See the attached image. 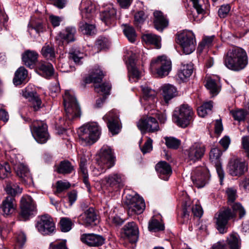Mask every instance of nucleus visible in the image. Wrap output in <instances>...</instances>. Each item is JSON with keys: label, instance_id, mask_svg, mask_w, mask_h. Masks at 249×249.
I'll list each match as a JSON object with an SVG mask.
<instances>
[{"label": "nucleus", "instance_id": "obj_1", "mask_svg": "<svg viewBox=\"0 0 249 249\" xmlns=\"http://www.w3.org/2000/svg\"><path fill=\"white\" fill-rule=\"evenodd\" d=\"M226 194L228 197V202L232 208V212L229 208L220 210L215 214V218L217 230L221 233L225 231L226 226L228 221L235 217L237 214H239L240 218H243L246 214V211L239 203H234L237 196V190L234 187H229L226 189Z\"/></svg>", "mask_w": 249, "mask_h": 249}, {"label": "nucleus", "instance_id": "obj_2", "mask_svg": "<svg viewBox=\"0 0 249 249\" xmlns=\"http://www.w3.org/2000/svg\"><path fill=\"white\" fill-rule=\"evenodd\" d=\"M248 63L246 52L241 48L229 50L224 58V64L228 69L239 71L244 69Z\"/></svg>", "mask_w": 249, "mask_h": 249}, {"label": "nucleus", "instance_id": "obj_3", "mask_svg": "<svg viewBox=\"0 0 249 249\" xmlns=\"http://www.w3.org/2000/svg\"><path fill=\"white\" fill-rule=\"evenodd\" d=\"M80 9L82 20L79 24V30L84 34L91 35L95 34V27L88 24L85 20H90L92 18L95 12V5L89 0H82Z\"/></svg>", "mask_w": 249, "mask_h": 249}, {"label": "nucleus", "instance_id": "obj_4", "mask_svg": "<svg viewBox=\"0 0 249 249\" xmlns=\"http://www.w3.org/2000/svg\"><path fill=\"white\" fill-rule=\"evenodd\" d=\"M96 160L100 170L94 167L92 169L94 176H98L105 172L104 169H109L114 166L115 157L111 148L107 145H104L100 150Z\"/></svg>", "mask_w": 249, "mask_h": 249}, {"label": "nucleus", "instance_id": "obj_5", "mask_svg": "<svg viewBox=\"0 0 249 249\" xmlns=\"http://www.w3.org/2000/svg\"><path fill=\"white\" fill-rule=\"evenodd\" d=\"M79 140L84 145H90L96 142L101 134L99 125L96 123H88L79 129Z\"/></svg>", "mask_w": 249, "mask_h": 249}, {"label": "nucleus", "instance_id": "obj_6", "mask_svg": "<svg viewBox=\"0 0 249 249\" xmlns=\"http://www.w3.org/2000/svg\"><path fill=\"white\" fill-rule=\"evenodd\" d=\"M194 116V112L192 107L188 104H182L176 108L173 118L178 125L185 128L191 123Z\"/></svg>", "mask_w": 249, "mask_h": 249}, {"label": "nucleus", "instance_id": "obj_7", "mask_svg": "<svg viewBox=\"0 0 249 249\" xmlns=\"http://www.w3.org/2000/svg\"><path fill=\"white\" fill-rule=\"evenodd\" d=\"M64 106L67 119L72 121L81 115V110L72 93L66 90L63 96Z\"/></svg>", "mask_w": 249, "mask_h": 249}, {"label": "nucleus", "instance_id": "obj_8", "mask_svg": "<svg viewBox=\"0 0 249 249\" xmlns=\"http://www.w3.org/2000/svg\"><path fill=\"white\" fill-rule=\"evenodd\" d=\"M178 43L186 54L193 52L196 45L195 34L191 31H183L178 36Z\"/></svg>", "mask_w": 249, "mask_h": 249}, {"label": "nucleus", "instance_id": "obj_9", "mask_svg": "<svg viewBox=\"0 0 249 249\" xmlns=\"http://www.w3.org/2000/svg\"><path fill=\"white\" fill-rule=\"evenodd\" d=\"M171 62L165 56H159L150 63L151 71H156L159 77L167 76L171 70Z\"/></svg>", "mask_w": 249, "mask_h": 249}, {"label": "nucleus", "instance_id": "obj_10", "mask_svg": "<svg viewBox=\"0 0 249 249\" xmlns=\"http://www.w3.org/2000/svg\"><path fill=\"white\" fill-rule=\"evenodd\" d=\"M30 128L33 136L38 143H45L49 139L48 126L44 122L40 121H34L30 126Z\"/></svg>", "mask_w": 249, "mask_h": 249}, {"label": "nucleus", "instance_id": "obj_11", "mask_svg": "<svg viewBox=\"0 0 249 249\" xmlns=\"http://www.w3.org/2000/svg\"><path fill=\"white\" fill-rule=\"evenodd\" d=\"M205 152V145L201 142H196L186 149L184 153L188 161L195 163L201 160Z\"/></svg>", "mask_w": 249, "mask_h": 249}, {"label": "nucleus", "instance_id": "obj_12", "mask_svg": "<svg viewBox=\"0 0 249 249\" xmlns=\"http://www.w3.org/2000/svg\"><path fill=\"white\" fill-rule=\"evenodd\" d=\"M81 208L83 213L78 217L79 222L86 227L96 225L98 217L94 209L92 207H89L85 203L81 204Z\"/></svg>", "mask_w": 249, "mask_h": 249}, {"label": "nucleus", "instance_id": "obj_13", "mask_svg": "<svg viewBox=\"0 0 249 249\" xmlns=\"http://www.w3.org/2000/svg\"><path fill=\"white\" fill-rule=\"evenodd\" d=\"M125 204L127 206L129 213L141 214L145 209V203L139 195H126Z\"/></svg>", "mask_w": 249, "mask_h": 249}, {"label": "nucleus", "instance_id": "obj_14", "mask_svg": "<svg viewBox=\"0 0 249 249\" xmlns=\"http://www.w3.org/2000/svg\"><path fill=\"white\" fill-rule=\"evenodd\" d=\"M36 227L42 235H49L54 232L55 230V224L52 218L48 214L40 216L37 222Z\"/></svg>", "mask_w": 249, "mask_h": 249}, {"label": "nucleus", "instance_id": "obj_15", "mask_svg": "<svg viewBox=\"0 0 249 249\" xmlns=\"http://www.w3.org/2000/svg\"><path fill=\"white\" fill-rule=\"evenodd\" d=\"M210 178L208 170L205 167H199L192 172V180L197 188L203 187L208 182Z\"/></svg>", "mask_w": 249, "mask_h": 249}, {"label": "nucleus", "instance_id": "obj_16", "mask_svg": "<svg viewBox=\"0 0 249 249\" xmlns=\"http://www.w3.org/2000/svg\"><path fill=\"white\" fill-rule=\"evenodd\" d=\"M103 119L107 122V125L109 131L113 134H117L120 130V122L118 112L112 110L106 114Z\"/></svg>", "mask_w": 249, "mask_h": 249}, {"label": "nucleus", "instance_id": "obj_17", "mask_svg": "<svg viewBox=\"0 0 249 249\" xmlns=\"http://www.w3.org/2000/svg\"><path fill=\"white\" fill-rule=\"evenodd\" d=\"M137 126L142 133L146 131L154 132L159 130V125L157 120L152 117H147L140 120L137 123Z\"/></svg>", "mask_w": 249, "mask_h": 249}, {"label": "nucleus", "instance_id": "obj_18", "mask_svg": "<svg viewBox=\"0 0 249 249\" xmlns=\"http://www.w3.org/2000/svg\"><path fill=\"white\" fill-rule=\"evenodd\" d=\"M21 215L25 219L34 214L36 211V206L32 198L29 196L22 197L21 200Z\"/></svg>", "mask_w": 249, "mask_h": 249}, {"label": "nucleus", "instance_id": "obj_19", "mask_svg": "<svg viewBox=\"0 0 249 249\" xmlns=\"http://www.w3.org/2000/svg\"><path fill=\"white\" fill-rule=\"evenodd\" d=\"M221 155L222 152L217 148H212L210 152V160L215 165L221 184H222L224 178V172L222 168L220 160Z\"/></svg>", "mask_w": 249, "mask_h": 249}, {"label": "nucleus", "instance_id": "obj_20", "mask_svg": "<svg viewBox=\"0 0 249 249\" xmlns=\"http://www.w3.org/2000/svg\"><path fill=\"white\" fill-rule=\"evenodd\" d=\"M20 181L25 185H31L33 179L28 167L23 163L14 169Z\"/></svg>", "mask_w": 249, "mask_h": 249}, {"label": "nucleus", "instance_id": "obj_21", "mask_svg": "<svg viewBox=\"0 0 249 249\" xmlns=\"http://www.w3.org/2000/svg\"><path fill=\"white\" fill-rule=\"evenodd\" d=\"M16 201L12 196H6L0 205V211L5 216L13 214L16 211Z\"/></svg>", "mask_w": 249, "mask_h": 249}, {"label": "nucleus", "instance_id": "obj_22", "mask_svg": "<svg viewBox=\"0 0 249 249\" xmlns=\"http://www.w3.org/2000/svg\"><path fill=\"white\" fill-rule=\"evenodd\" d=\"M228 169L231 175L241 176L247 170V164L238 159H231L229 161Z\"/></svg>", "mask_w": 249, "mask_h": 249}, {"label": "nucleus", "instance_id": "obj_23", "mask_svg": "<svg viewBox=\"0 0 249 249\" xmlns=\"http://www.w3.org/2000/svg\"><path fill=\"white\" fill-rule=\"evenodd\" d=\"M124 233L125 236L131 243H136L139 238V229L134 222H130L124 227Z\"/></svg>", "mask_w": 249, "mask_h": 249}, {"label": "nucleus", "instance_id": "obj_24", "mask_svg": "<svg viewBox=\"0 0 249 249\" xmlns=\"http://www.w3.org/2000/svg\"><path fill=\"white\" fill-rule=\"evenodd\" d=\"M81 240L89 246H99L104 244L105 239L100 235L85 233L81 235Z\"/></svg>", "mask_w": 249, "mask_h": 249}, {"label": "nucleus", "instance_id": "obj_25", "mask_svg": "<svg viewBox=\"0 0 249 249\" xmlns=\"http://www.w3.org/2000/svg\"><path fill=\"white\" fill-rule=\"evenodd\" d=\"M36 71L42 76L46 78H50L53 75L54 70L51 63L41 61L37 64Z\"/></svg>", "mask_w": 249, "mask_h": 249}, {"label": "nucleus", "instance_id": "obj_26", "mask_svg": "<svg viewBox=\"0 0 249 249\" xmlns=\"http://www.w3.org/2000/svg\"><path fill=\"white\" fill-rule=\"evenodd\" d=\"M158 175L161 179L167 180L172 173L170 165L165 161H160L155 166Z\"/></svg>", "mask_w": 249, "mask_h": 249}, {"label": "nucleus", "instance_id": "obj_27", "mask_svg": "<svg viewBox=\"0 0 249 249\" xmlns=\"http://www.w3.org/2000/svg\"><path fill=\"white\" fill-rule=\"evenodd\" d=\"M111 85L109 83H105L101 85L95 86V91L98 93L103 94V97L100 98L96 100L95 106L97 107H100L105 102L107 96L110 94Z\"/></svg>", "mask_w": 249, "mask_h": 249}, {"label": "nucleus", "instance_id": "obj_28", "mask_svg": "<svg viewBox=\"0 0 249 249\" xmlns=\"http://www.w3.org/2000/svg\"><path fill=\"white\" fill-rule=\"evenodd\" d=\"M38 54L35 51L27 50L22 54V59L24 64L30 68H34L37 60Z\"/></svg>", "mask_w": 249, "mask_h": 249}, {"label": "nucleus", "instance_id": "obj_29", "mask_svg": "<svg viewBox=\"0 0 249 249\" xmlns=\"http://www.w3.org/2000/svg\"><path fill=\"white\" fill-rule=\"evenodd\" d=\"M24 96L29 100L31 107L35 111H37L41 107V99L36 92L30 91L27 89L24 93Z\"/></svg>", "mask_w": 249, "mask_h": 249}, {"label": "nucleus", "instance_id": "obj_30", "mask_svg": "<svg viewBox=\"0 0 249 249\" xmlns=\"http://www.w3.org/2000/svg\"><path fill=\"white\" fill-rule=\"evenodd\" d=\"M154 24L155 28L158 30L162 31L168 25V20L160 11H156L153 13Z\"/></svg>", "mask_w": 249, "mask_h": 249}, {"label": "nucleus", "instance_id": "obj_31", "mask_svg": "<svg viewBox=\"0 0 249 249\" xmlns=\"http://www.w3.org/2000/svg\"><path fill=\"white\" fill-rule=\"evenodd\" d=\"M103 183L110 186H120L123 185V178L122 176L118 174H112L105 177L102 180Z\"/></svg>", "mask_w": 249, "mask_h": 249}, {"label": "nucleus", "instance_id": "obj_32", "mask_svg": "<svg viewBox=\"0 0 249 249\" xmlns=\"http://www.w3.org/2000/svg\"><path fill=\"white\" fill-rule=\"evenodd\" d=\"M142 40L147 45H153L157 49L161 47V38L153 34H145L142 35Z\"/></svg>", "mask_w": 249, "mask_h": 249}, {"label": "nucleus", "instance_id": "obj_33", "mask_svg": "<svg viewBox=\"0 0 249 249\" xmlns=\"http://www.w3.org/2000/svg\"><path fill=\"white\" fill-rule=\"evenodd\" d=\"M28 75V71L24 67H20L15 72L13 83L16 86L22 84Z\"/></svg>", "mask_w": 249, "mask_h": 249}, {"label": "nucleus", "instance_id": "obj_34", "mask_svg": "<svg viewBox=\"0 0 249 249\" xmlns=\"http://www.w3.org/2000/svg\"><path fill=\"white\" fill-rule=\"evenodd\" d=\"M76 33L75 28L73 27H68L65 30L59 34L60 38L67 42L75 41V35Z\"/></svg>", "mask_w": 249, "mask_h": 249}, {"label": "nucleus", "instance_id": "obj_35", "mask_svg": "<svg viewBox=\"0 0 249 249\" xmlns=\"http://www.w3.org/2000/svg\"><path fill=\"white\" fill-rule=\"evenodd\" d=\"M214 36H205L198 44L197 51L201 53L203 51L207 52L208 50L213 44Z\"/></svg>", "mask_w": 249, "mask_h": 249}, {"label": "nucleus", "instance_id": "obj_36", "mask_svg": "<svg viewBox=\"0 0 249 249\" xmlns=\"http://www.w3.org/2000/svg\"><path fill=\"white\" fill-rule=\"evenodd\" d=\"M115 14V10L111 7L109 10L102 12L100 14V18L106 25H109L114 21Z\"/></svg>", "mask_w": 249, "mask_h": 249}, {"label": "nucleus", "instance_id": "obj_37", "mask_svg": "<svg viewBox=\"0 0 249 249\" xmlns=\"http://www.w3.org/2000/svg\"><path fill=\"white\" fill-rule=\"evenodd\" d=\"M162 95L166 103L172 99L175 95L177 91L175 87L170 84H167L162 87Z\"/></svg>", "mask_w": 249, "mask_h": 249}, {"label": "nucleus", "instance_id": "obj_38", "mask_svg": "<svg viewBox=\"0 0 249 249\" xmlns=\"http://www.w3.org/2000/svg\"><path fill=\"white\" fill-rule=\"evenodd\" d=\"M41 54L46 59L53 61L55 58L54 47L52 45L45 44L41 49Z\"/></svg>", "mask_w": 249, "mask_h": 249}, {"label": "nucleus", "instance_id": "obj_39", "mask_svg": "<svg viewBox=\"0 0 249 249\" xmlns=\"http://www.w3.org/2000/svg\"><path fill=\"white\" fill-rule=\"evenodd\" d=\"M193 68L191 64L182 65L178 73L179 78L184 81L189 78L193 73Z\"/></svg>", "mask_w": 249, "mask_h": 249}, {"label": "nucleus", "instance_id": "obj_40", "mask_svg": "<svg viewBox=\"0 0 249 249\" xmlns=\"http://www.w3.org/2000/svg\"><path fill=\"white\" fill-rule=\"evenodd\" d=\"M5 190L8 195H10V196L14 197L16 195L21 193L22 189L20 188L17 183L8 182L7 183Z\"/></svg>", "mask_w": 249, "mask_h": 249}, {"label": "nucleus", "instance_id": "obj_41", "mask_svg": "<svg viewBox=\"0 0 249 249\" xmlns=\"http://www.w3.org/2000/svg\"><path fill=\"white\" fill-rule=\"evenodd\" d=\"M74 167L70 161L63 160L59 163L57 171L60 174H67L71 173Z\"/></svg>", "mask_w": 249, "mask_h": 249}, {"label": "nucleus", "instance_id": "obj_42", "mask_svg": "<svg viewBox=\"0 0 249 249\" xmlns=\"http://www.w3.org/2000/svg\"><path fill=\"white\" fill-rule=\"evenodd\" d=\"M205 87L210 90V93L213 96L217 95L220 91L216 81L211 78L207 79Z\"/></svg>", "mask_w": 249, "mask_h": 249}, {"label": "nucleus", "instance_id": "obj_43", "mask_svg": "<svg viewBox=\"0 0 249 249\" xmlns=\"http://www.w3.org/2000/svg\"><path fill=\"white\" fill-rule=\"evenodd\" d=\"M148 229L151 231L156 232L164 230V226L161 221L152 218L149 222Z\"/></svg>", "mask_w": 249, "mask_h": 249}, {"label": "nucleus", "instance_id": "obj_44", "mask_svg": "<svg viewBox=\"0 0 249 249\" xmlns=\"http://www.w3.org/2000/svg\"><path fill=\"white\" fill-rule=\"evenodd\" d=\"M104 74L100 69H97L86 79V83H99L101 81Z\"/></svg>", "mask_w": 249, "mask_h": 249}, {"label": "nucleus", "instance_id": "obj_45", "mask_svg": "<svg viewBox=\"0 0 249 249\" xmlns=\"http://www.w3.org/2000/svg\"><path fill=\"white\" fill-rule=\"evenodd\" d=\"M142 92L143 98L145 100L152 99L156 95V92L147 85H142L141 87Z\"/></svg>", "mask_w": 249, "mask_h": 249}, {"label": "nucleus", "instance_id": "obj_46", "mask_svg": "<svg viewBox=\"0 0 249 249\" xmlns=\"http://www.w3.org/2000/svg\"><path fill=\"white\" fill-rule=\"evenodd\" d=\"M228 243L231 249H240V242L236 233L231 234L228 238Z\"/></svg>", "mask_w": 249, "mask_h": 249}, {"label": "nucleus", "instance_id": "obj_47", "mask_svg": "<svg viewBox=\"0 0 249 249\" xmlns=\"http://www.w3.org/2000/svg\"><path fill=\"white\" fill-rule=\"evenodd\" d=\"M213 108V103L211 101L204 103L197 108L198 115L201 117H204L210 112Z\"/></svg>", "mask_w": 249, "mask_h": 249}, {"label": "nucleus", "instance_id": "obj_48", "mask_svg": "<svg viewBox=\"0 0 249 249\" xmlns=\"http://www.w3.org/2000/svg\"><path fill=\"white\" fill-rule=\"evenodd\" d=\"M123 32L128 40L131 42H134L136 38V34L134 29L130 26L125 25Z\"/></svg>", "mask_w": 249, "mask_h": 249}, {"label": "nucleus", "instance_id": "obj_49", "mask_svg": "<svg viewBox=\"0 0 249 249\" xmlns=\"http://www.w3.org/2000/svg\"><path fill=\"white\" fill-rule=\"evenodd\" d=\"M134 17V23L138 26L143 23L147 16L143 10H139L136 12Z\"/></svg>", "mask_w": 249, "mask_h": 249}, {"label": "nucleus", "instance_id": "obj_50", "mask_svg": "<svg viewBox=\"0 0 249 249\" xmlns=\"http://www.w3.org/2000/svg\"><path fill=\"white\" fill-rule=\"evenodd\" d=\"M8 160L13 165L14 169L15 167L18 166L23 164V158L20 154H15L13 153H10Z\"/></svg>", "mask_w": 249, "mask_h": 249}, {"label": "nucleus", "instance_id": "obj_51", "mask_svg": "<svg viewBox=\"0 0 249 249\" xmlns=\"http://www.w3.org/2000/svg\"><path fill=\"white\" fill-rule=\"evenodd\" d=\"M165 144L171 149H178L180 144V141L174 137L165 138Z\"/></svg>", "mask_w": 249, "mask_h": 249}, {"label": "nucleus", "instance_id": "obj_52", "mask_svg": "<svg viewBox=\"0 0 249 249\" xmlns=\"http://www.w3.org/2000/svg\"><path fill=\"white\" fill-rule=\"evenodd\" d=\"M60 229L63 232H68L71 229L72 223L71 219L67 217L61 218L60 221Z\"/></svg>", "mask_w": 249, "mask_h": 249}, {"label": "nucleus", "instance_id": "obj_53", "mask_svg": "<svg viewBox=\"0 0 249 249\" xmlns=\"http://www.w3.org/2000/svg\"><path fill=\"white\" fill-rule=\"evenodd\" d=\"M129 81L131 82H135L139 79L141 76V72L137 67L128 69Z\"/></svg>", "mask_w": 249, "mask_h": 249}, {"label": "nucleus", "instance_id": "obj_54", "mask_svg": "<svg viewBox=\"0 0 249 249\" xmlns=\"http://www.w3.org/2000/svg\"><path fill=\"white\" fill-rule=\"evenodd\" d=\"M11 173V168L7 162L3 164L0 163V179H3L7 178Z\"/></svg>", "mask_w": 249, "mask_h": 249}, {"label": "nucleus", "instance_id": "obj_55", "mask_svg": "<svg viewBox=\"0 0 249 249\" xmlns=\"http://www.w3.org/2000/svg\"><path fill=\"white\" fill-rule=\"evenodd\" d=\"M109 46V42L107 38L100 37L96 42L94 48H97L98 50H101L107 48Z\"/></svg>", "mask_w": 249, "mask_h": 249}, {"label": "nucleus", "instance_id": "obj_56", "mask_svg": "<svg viewBox=\"0 0 249 249\" xmlns=\"http://www.w3.org/2000/svg\"><path fill=\"white\" fill-rule=\"evenodd\" d=\"M84 55V53L79 51H75L70 53V58L73 60L76 64L81 65L82 63V59L83 58Z\"/></svg>", "mask_w": 249, "mask_h": 249}, {"label": "nucleus", "instance_id": "obj_57", "mask_svg": "<svg viewBox=\"0 0 249 249\" xmlns=\"http://www.w3.org/2000/svg\"><path fill=\"white\" fill-rule=\"evenodd\" d=\"M49 249H67L66 240L56 241L51 243Z\"/></svg>", "mask_w": 249, "mask_h": 249}, {"label": "nucleus", "instance_id": "obj_58", "mask_svg": "<svg viewBox=\"0 0 249 249\" xmlns=\"http://www.w3.org/2000/svg\"><path fill=\"white\" fill-rule=\"evenodd\" d=\"M56 186V193H60L69 189L71 186V184L69 182H64L61 180H59L57 181Z\"/></svg>", "mask_w": 249, "mask_h": 249}, {"label": "nucleus", "instance_id": "obj_59", "mask_svg": "<svg viewBox=\"0 0 249 249\" xmlns=\"http://www.w3.org/2000/svg\"><path fill=\"white\" fill-rule=\"evenodd\" d=\"M230 113L235 120L241 121L245 118L246 113L243 110H231Z\"/></svg>", "mask_w": 249, "mask_h": 249}, {"label": "nucleus", "instance_id": "obj_60", "mask_svg": "<svg viewBox=\"0 0 249 249\" xmlns=\"http://www.w3.org/2000/svg\"><path fill=\"white\" fill-rule=\"evenodd\" d=\"M16 238V246L20 249L22 248L26 241L25 234L23 232H19L17 235Z\"/></svg>", "mask_w": 249, "mask_h": 249}, {"label": "nucleus", "instance_id": "obj_61", "mask_svg": "<svg viewBox=\"0 0 249 249\" xmlns=\"http://www.w3.org/2000/svg\"><path fill=\"white\" fill-rule=\"evenodd\" d=\"M152 140L150 138H148L143 146L141 148V151L143 154H144L149 153L152 150Z\"/></svg>", "mask_w": 249, "mask_h": 249}, {"label": "nucleus", "instance_id": "obj_62", "mask_svg": "<svg viewBox=\"0 0 249 249\" xmlns=\"http://www.w3.org/2000/svg\"><path fill=\"white\" fill-rule=\"evenodd\" d=\"M28 31L31 35L33 34L34 31H35L36 33L39 34L41 32H42L43 31V25L41 23H38L34 26L29 25Z\"/></svg>", "mask_w": 249, "mask_h": 249}, {"label": "nucleus", "instance_id": "obj_63", "mask_svg": "<svg viewBox=\"0 0 249 249\" xmlns=\"http://www.w3.org/2000/svg\"><path fill=\"white\" fill-rule=\"evenodd\" d=\"M87 159L85 157H81L79 164L80 172L82 176H87L88 170L87 169Z\"/></svg>", "mask_w": 249, "mask_h": 249}, {"label": "nucleus", "instance_id": "obj_64", "mask_svg": "<svg viewBox=\"0 0 249 249\" xmlns=\"http://www.w3.org/2000/svg\"><path fill=\"white\" fill-rule=\"evenodd\" d=\"M231 9L229 4L223 5L218 10V15L221 18H225L229 14Z\"/></svg>", "mask_w": 249, "mask_h": 249}]
</instances>
